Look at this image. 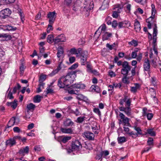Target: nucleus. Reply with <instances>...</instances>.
Instances as JSON below:
<instances>
[{
	"mask_svg": "<svg viewBox=\"0 0 161 161\" xmlns=\"http://www.w3.org/2000/svg\"><path fill=\"white\" fill-rule=\"evenodd\" d=\"M78 71H71L68 73L66 76L61 77L58 80V86L60 88H64L73 83L76 77V74Z\"/></svg>",
	"mask_w": 161,
	"mask_h": 161,
	"instance_id": "obj_1",
	"label": "nucleus"
},
{
	"mask_svg": "<svg viewBox=\"0 0 161 161\" xmlns=\"http://www.w3.org/2000/svg\"><path fill=\"white\" fill-rule=\"evenodd\" d=\"M72 87L74 89H84L85 87V86L84 84L80 83H75L74 85L72 86ZM78 91L77 90L75 89L72 90L69 89L68 90V92L70 94H76V93H78Z\"/></svg>",
	"mask_w": 161,
	"mask_h": 161,
	"instance_id": "obj_2",
	"label": "nucleus"
},
{
	"mask_svg": "<svg viewBox=\"0 0 161 161\" xmlns=\"http://www.w3.org/2000/svg\"><path fill=\"white\" fill-rule=\"evenodd\" d=\"M131 68L127 61H124L123 62L122 67L121 70V74L123 75H128Z\"/></svg>",
	"mask_w": 161,
	"mask_h": 161,
	"instance_id": "obj_3",
	"label": "nucleus"
},
{
	"mask_svg": "<svg viewBox=\"0 0 161 161\" xmlns=\"http://www.w3.org/2000/svg\"><path fill=\"white\" fill-rule=\"evenodd\" d=\"M131 99L128 98L127 96H125L119 100V103L121 105L123 106L124 103H125V106H130L131 105Z\"/></svg>",
	"mask_w": 161,
	"mask_h": 161,
	"instance_id": "obj_4",
	"label": "nucleus"
},
{
	"mask_svg": "<svg viewBox=\"0 0 161 161\" xmlns=\"http://www.w3.org/2000/svg\"><path fill=\"white\" fill-rule=\"evenodd\" d=\"M20 138L19 136H16L13 138H10L6 142V145L10 147L13 146L16 144V140Z\"/></svg>",
	"mask_w": 161,
	"mask_h": 161,
	"instance_id": "obj_5",
	"label": "nucleus"
},
{
	"mask_svg": "<svg viewBox=\"0 0 161 161\" xmlns=\"http://www.w3.org/2000/svg\"><path fill=\"white\" fill-rule=\"evenodd\" d=\"M119 109L120 111L124 112L128 116H130L131 115V108L130 106H122L119 108Z\"/></svg>",
	"mask_w": 161,
	"mask_h": 161,
	"instance_id": "obj_6",
	"label": "nucleus"
},
{
	"mask_svg": "<svg viewBox=\"0 0 161 161\" xmlns=\"http://www.w3.org/2000/svg\"><path fill=\"white\" fill-rule=\"evenodd\" d=\"M11 13V11L9 8H7L1 10L0 12V17L5 19L9 16Z\"/></svg>",
	"mask_w": 161,
	"mask_h": 161,
	"instance_id": "obj_7",
	"label": "nucleus"
},
{
	"mask_svg": "<svg viewBox=\"0 0 161 161\" xmlns=\"http://www.w3.org/2000/svg\"><path fill=\"white\" fill-rule=\"evenodd\" d=\"M47 17L49 19V22L50 23H54L56 17V14L55 11L49 12L47 15Z\"/></svg>",
	"mask_w": 161,
	"mask_h": 161,
	"instance_id": "obj_8",
	"label": "nucleus"
},
{
	"mask_svg": "<svg viewBox=\"0 0 161 161\" xmlns=\"http://www.w3.org/2000/svg\"><path fill=\"white\" fill-rule=\"evenodd\" d=\"M119 115L120 119L123 120V124L124 125L129 126L130 125L129 123V119L127 117H126L123 113L121 112H119Z\"/></svg>",
	"mask_w": 161,
	"mask_h": 161,
	"instance_id": "obj_9",
	"label": "nucleus"
},
{
	"mask_svg": "<svg viewBox=\"0 0 161 161\" xmlns=\"http://www.w3.org/2000/svg\"><path fill=\"white\" fill-rule=\"evenodd\" d=\"M81 146L80 143L78 140H75L72 142L71 144V147L73 150H78L80 149Z\"/></svg>",
	"mask_w": 161,
	"mask_h": 161,
	"instance_id": "obj_10",
	"label": "nucleus"
},
{
	"mask_svg": "<svg viewBox=\"0 0 161 161\" xmlns=\"http://www.w3.org/2000/svg\"><path fill=\"white\" fill-rule=\"evenodd\" d=\"M1 28L4 31H14L17 29L16 27L12 26L11 24L3 25L1 27Z\"/></svg>",
	"mask_w": 161,
	"mask_h": 161,
	"instance_id": "obj_11",
	"label": "nucleus"
},
{
	"mask_svg": "<svg viewBox=\"0 0 161 161\" xmlns=\"http://www.w3.org/2000/svg\"><path fill=\"white\" fill-rule=\"evenodd\" d=\"M66 38L64 34H61L56 37L54 40V42L55 43H58L60 42H65Z\"/></svg>",
	"mask_w": 161,
	"mask_h": 161,
	"instance_id": "obj_12",
	"label": "nucleus"
},
{
	"mask_svg": "<svg viewBox=\"0 0 161 161\" xmlns=\"http://www.w3.org/2000/svg\"><path fill=\"white\" fill-rule=\"evenodd\" d=\"M84 136L87 139L89 140H94V134L89 131H86L83 133Z\"/></svg>",
	"mask_w": 161,
	"mask_h": 161,
	"instance_id": "obj_13",
	"label": "nucleus"
},
{
	"mask_svg": "<svg viewBox=\"0 0 161 161\" xmlns=\"http://www.w3.org/2000/svg\"><path fill=\"white\" fill-rule=\"evenodd\" d=\"M143 66L144 70L147 71L148 72V74H149L150 64L149 61L148 59H146L145 60Z\"/></svg>",
	"mask_w": 161,
	"mask_h": 161,
	"instance_id": "obj_14",
	"label": "nucleus"
},
{
	"mask_svg": "<svg viewBox=\"0 0 161 161\" xmlns=\"http://www.w3.org/2000/svg\"><path fill=\"white\" fill-rule=\"evenodd\" d=\"M157 33V26L156 24L155 25V27L153 28V46L156 47V36Z\"/></svg>",
	"mask_w": 161,
	"mask_h": 161,
	"instance_id": "obj_15",
	"label": "nucleus"
},
{
	"mask_svg": "<svg viewBox=\"0 0 161 161\" xmlns=\"http://www.w3.org/2000/svg\"><path fill=\"white\" fill-rule=\"evenodd\" d=\"M80 51H81L80 48H78L76 50L75 48H72L70 49L69 52L71 54H75L76 57H79Z\"/></svg>",
	"mask_w": 161,
	"mask_h": 161,
	"instance_id": "obj_16",
	"label": "nucleus"
},
{
	"mask_svg": "<svg viewBox=\"0 0 161 161\" xmlns=\"http://www.w3.org/2000/svg\"><path fill=\"white\" fill-rule=\"evenodd\" d=\"M60 130L62 133L65 134H72L74 133L73 130L71 128H61Z\"/></svg>",
	"mask_w": 161,
	"mask_h": 161,
	"instance_id": "obj_17",
	"label": "nucleus"
},
{
	"mask_svg": "<svg viewBox=\"0 0 161 161\" xmlns=\"http://www.w3.org/2000/svg\"><path fill=\"white\" fill-rule=\"evenodd\" d=\"M134 85V86L130 87V91L133 93L136 92L141 87V85L139 83H135Z\"/></svg>",
	"mask_w": 161,
	"mask_h": 161,
	"instance_id": "obj_18",
	"label": "nucleus"
},
{
	"mask_svg": "<svg viewBox=\"0 0 161 161\" xmlns=\"http://www.w3.org/2000/svg\"><path fill=\"white\" fill-rule=\"evenodd\" d=\"M18 119L19 118H15L14 117H12L10 120L8 124V127H10L14 125V124L16 120Z\"/></svg>",
	"mask_w": 161,
	"mask_h": 161,
	"instance_id": "obj_19",
	"label": "nucleus"
},
{
	"mask_svg": "<svg viewBox=\"0 0 161 161\" xmlns=\"http://www.w3.org/2000/svg\"><path fill=\"white\" fill-rule=\"evenodd\" d=\"M90 90L92 92H96L97 93H99L100 92V90L98 86L92 85L90 88Z\"/></svg>",
	"mask_w": 161,
	"mask_h": 161,
	"instance_id": "obj_20",
	"label": "nucleus"
},
{
	"mask_svg": "<svg viewBox=\"0 0 161 161\" xmlns=\"http://www.w3.org/2000/svg\"><path fill=\"white\" fill-rule=\"evenodd\" d=\"M134 29L136 31H140L141 30V25L139 22L137 20L135 19L134 24Z\"/></svg>",
	"mask_w": 161,
	"mask_h": 161,
	"instance_id": "obj_21",
	"label": "nucleus"
},
{
	"mask_svg": "<svg viewBox=\"0 0 161 161\" xmlns=\"http://www.w3.org/2000/svg\"><path fill=\"white\" fill-rule=\"evenodd\" d=\"M64 124L66 126H70L73 125L74 122L70 119H67L64 121Z\"/></svg>",
	"mask_w": 161,
	"mask_h": 161,
	"instance_id": "obj_22",
	"label": "nucleus"
},
{
	"mask_svg": "<svg viewBox=\"0 0 161 161\" xmlns=\"http://www.w3.org/2000/svg\"><path fill=\"white\" fill-rule=\"evenodd\" d=\"M29 147L26 146L25 147L21 148L19 150V153L20 154H24L25 153H29Z\"/></svg>",
	"mask_w": 161,
	"mask_h": 161,
	"instance_id": "obj_23",
	"label": "nucleus"
},
{
	"mask_svg": "<svg viewBox=\"0 0 161 161\" xmlns=\"http://www.w3.org/2000/svg\"><path fill=\"white\" fill-rule=\"evenodd\" d=\"M58 52L57 53V56L59 58L63 55L64 53L63 48L61 47H58L57 49Z\"/></svg>",
	"mask_w": 161,
	"mask_h": 161,
	"instance_id": "obj_24",
	"label": "nucleus"
},
{
	"mask_svg": "<svg viewBox=\"0 0 161 161\" xmlns=\"http://www.w3.org/2000/svg\"><path fill=\"white\" fill-rule=\"evenodd\" d=\"M109 1L108 0H104L103 3L100 9L101 10H104L105 8H108V6Z\"/></svg>",
	"mask_w": 161,
	"mask_h": 161,
	"instance_id": "obj_25",
	"label": "nucleus"
},
{
	"mask_svg": "<svg viewBox=\"0 0 161 161\" xmlns=\"http://www.w3.org/2000/svg\"><path fill=\"white\" fill-rule=\"evenodd\" d=\"M103 36L102 40L103 41L108 40L112 35L111 33H108L107 32H103Z\"/></svg>",
	"mask_w": 161,
	"mask_h": 161,
	"instance_id": "obj_26",
	"label": "nucleus"
},
{
	"mask_svg": "<svg viewBox=\"0 0 161 161\" xmlns=\"http://www.w3.org/2000/svg\"><path fill=\"white\" fill-rule=\"evenodd\" d=\"M76 94L77 95L76 97L79 100H83L86 101L87 100V97L84 96L81 94H77L76 93Z\"/></svg>",
	"mask_w": 161,
	"mask_h": 161,
	"instance_id": "obj_27",
	"label": "nucleus"
},
{
	"mask_svg": "<svg viewBox=\"0 0 161 161\" xmlns=\"http://www.w3.org/2000/svg\"><path fill=\"white\" fill-rule=\"evenodd\" d=\"M17 101L16 100H14V101L12 102H8L7 104L8 106H11L14 109H15L17 106Z\"/></svg>",
	"mask_w": 161,
	"mask_h": 161,
	"instance_id": "obj_28",
	"label": "nucleus"
},
{
	"mask_svg": "<svg viewBox=\"0 0 161 161\" xmlns=\"http://www.w3.org/2000/svg\"><path fill=\"white\" fill-rule=\"evenodd\" d=\"M88 53L86 51H80V54H79V56L80 58H87Z\"/></svg>",
	"mask_w": 161,
	"mask_h": 161,
	"instance_id": "obj_29",
	"label": "nucleus"
},
{
	"mask_svg": "<svg viewBox=\"0 0 161 161\" xmlns=\"http://www.w3.org/2000/svg\"><path fill=\"white\" fill-rule=\"evenodd\" d=\"M35 105L32 103H30L27 105L26 109L27 110L29 111L30 110L33 111L35 109Z\"/></svg>",
	"mask_w": 161,
	"mask_h": 161,
	"instance_id": "obj_30",
	"label": "nucleus"
},
{
	"mask_svg": "<svg viewBox=\"0 0 161 161\" xmlns=\"http://www.w3.org/2000/svg\"><path fill=\"white\" fill-rule=\"evenodd\" d=\"M42 97L39 95H37L34 97L33 101L35 103H38L40 102Z\"/></svg>",
	"mask_w": 161,
	"mask_h": 161,
	"instance_id": "obj_31",
	"label": "nucleus"
},
{
	"mask_svg": "<svg viewBox=\"0 0 161 161\" xmlns=\"http://www.w3.org/2000/svg\"><path fill=\"white\" fill-rule=\"evenodd\" d=\"M124 77L122 79V81L123 83L125 84H128L130 82L129 80V77H128V75H123Z\"/></svg>",
	"mask_w": 161,
	"mask_h": 161,
	"instance_id": "obj_32",
	"label": "nucleus"
},
{
	"mask_svg": "<svg viewBox=\"0 0 161 161\" xmlns=\"http://www.w3.org/2000/svg\"><path fill=\"white\" fill-rule=\"evenodd\" d=\"M152 16L150 17V18L153 19L154 18V16L156 14V10L155 9V7L154 5L152 4Z\"/></svg>",
	"mask_w": 161,
	"mask_h": 161,
	"instance_id": "obj_33",
	"label": "nucleus"
},
{
	"mask_svg": "<svg viewBox=\"0 0 161 161\" xmlns=\"http://www.w3.org/2000/svg\"><path fill=\"white\" fill-rule=\"evenodd\" d=\"M129 45L130 46L136 47L138 45V42L136 40H133L128 42Z\"/></svg>",
	"mask_w": 161,
	"mask_h": 161,
	"instance_id": "obj_34",
	"label": "nucleus"
},
{
	"mask_svg": "<svg viewBox=\"0 0 161 161\" xmlns=\"http://www.w3.org/2000/svg\"><path fill=\"white\" fill-rule=\"evenodd\" d=\"M117 140L119 143L124 142L126 141V138L124 136L118 137Z\"/></svg>",
	"mask_w": 161,
	"mask_h": 161,
	"instance_id": "obj_35",
	"label": "nucleus"
},
{
	"mask_svg": "<svg viewBox=\"0 0 161 161\" xmlns=\"http://www.w3.org/2000/svg\"><path fill=\"white\" fill-rule=\"evenodd\" d=\"M86 119L85 116H80L77 118L76 121L78 123H81Z\"/></svg>",
	"mask_w": 161,
	"mask_h": 161,
	"instance_id": "obj_36",
	"label": "nucleus"
},
{
	"mask_svg": "<svg viewBox=\"0 0 161 161\" xmlns=\"http://www.w3.org/2000/svg\"><path fill=\"white\" fill-rule=\"evenodd\" d=\"M63 65L64 66V65H63L62 64V62H60L59 63V64L57 68V69L53 71V73H54V74H56V73H57L58 71L60 70L63 67H62V66Z\"/></svg>",
	"mask_w": 161,
	"mask_h": 161,
	"instance_id": "obj_37",
	"label": "nucleus"
},
{
	"mask_svg": "<svg viewBox=\"0 0 161 161\" xmlns=\"http://www.w3.org/2000/svg\"><path fill=\"white\" fill-rule=\"evenodd\" d=\"M86 67V71L88 73H91L93 69L91 64L89 63H87Z\"/></svg>",
	"mask_w": 161,
	"mask_h": 161,
	"instance_id": "obj_38",
	"label": "nucleus"
},
{
	"mask_svg": "<svg viewBox=\"0 0 161 161\" xmlns=\"http://www.w3.org/2000/svg\"><path fill=\"white\" fill-rule=\"evenodd\" d=\"M147 133L151 136H155V132L153 129H148L147 130Z\"/></svg>",
	"mask_w": 161,
	"mask_h": 161,
	"instance_id": "obj_39",
	"label": "nucleus"
},
{
	"mask_svg": "<svg viewBox=\"0 0 161 161\" xmlns=\"http://www.w3.org/2000/svg\"><path fill=\"white\" fill-rule=\"evenodd\" d=\"M54 39L53 35H49L47 38V42L50 43H52L53 41H54Z\"/></svg>",
	"mask_w": 161,
	"mask_h": 161,
	"instance_id": "obj_40",
	"label": "nucleus"
},
{
	"mask_svg": "<svg viewBox=\"0 0 161 161\" xmlns=\"http://www.w3.org/2000/svg\"><path fill=\"white\" fill-rule=\"evenodd\" d=\"M87 58H80V63L82 65H85L86 64H87V63H88L87 61Z\"/></svg>",
	"mask_w": 161,
	"mask_h": 161,
	"instance_id": "obj_41",
	"label": "nucleus"
},
{
	"mask_svg": "<svg viewBox=\"0 0 161 161\" xmlns=\"http://www.w3.org/2000/svg\"><path fill=\"white\" fill-rule=\"evenodd\" d=\"M53 23H49V24L48 26V27L47 29V32L48 33H49L50 32L53 30V27H52V25Z\"/></svg>",
	"mask_w": 161,
	"mask_h": 161,
	"instance_id": "obj_42",
	"label": "nucleus"
},
{
	"mask_svg": "<svg viewBox=\"0 0 161 161\" xmlns=\"http://www.w3.org/2000/svg\"><path fill=\"white\" fill-rule=\"evenodd\" d=\"M153 139L152 138L149 137L147 141V144L149 146H153Z\"/></svg>",
	"mask_w": 161,
	"mask_h": 161,
	"instance_id": "obj_43",
	"label": "nucleus"
},
{
	"mask_svg": "<svg viewBox=\"0 0 161 161\" xmlns=\"http://www.w3.org/2000/svg\"><path fill=\"white\" fill-rule=\"evenodd\" d=\"M71 138L70 136H66L63 137L62 140V142L64 143H65L68 141Z\"/></svg>",
	"mask_w": 161,
	"mask_h": 161,
	"instance_id": "obj_44",
	"label": "nucleus"
},
{
	"mask_svg": "<svg viewBox=\"0 0 161 161\" xmlns=\"http://www.w3.org/2000/svg\"><path fill=\"white\" fill-rule=\"evenodd\" d=\"M142 115L145 117L149 113V110H147V109L146 108H144L142 110Z\"/></svg>",
	"mask_w": 161,
	"mask_h": 161,
	"instance_id": "obj_45",
	"label": "nucleus"
},
{
	"mask_svg": "<svg viewBox=\"0 0 161 161\" xmlns=\"http://www.w3.org/2000/svg\"><path fill=\"white\" fill-rule=\"evenodd\" d=\"M47 91H45L44 92H45L46 93L48 94L50 93H52L54 92L52 88H51L50 86L47 87L46 89Z\"/></svg>",
	"mask_w": 161,
	"mask_h": 161,
	"instance_id": "obj_46",
	"label": "nucleus"
},
{
	"mask_svg": "<svg viewBox=\"0 0 161 161\" xmlns=\"http://www.w3.org/2000/svg\"><path fill=\"white\" fill-rule=\"evenodd\" d=\"M134 129L137 131V133L136 134H137V135L138 134L142 135V130L140 128L135 126L134 127Z\"/></svg>",
	"mask_w": 161,
	"mask_h": 161,
	"instance_id": "obj_47",
	"label": "nucleus"
},
{
	"mask_svg": "<svg viewBox=\"0 0 161 161\" xmlns=\"http://www.w3.org/2000/svg\"><path fill=\"white\" fill-rule=\"evenodd\" d=\"M17 86H15L13 89V92L14 93H15L17 90L19 89L20 87L21 86L19 85V84L18 83L17 84Z\"/></svg>",
	"mask_w": 161,
	"mask_h": 161,
	"instance_id": "obj_48",
	"label": "nucleus"
},
{
	"mask_svg": "<svg viewBox=\"0 0 161 161\" xmlns=\"http://www.w3.org/2000/svg\"><path fill=\"white\" fill-rule=\"evenodd\" d=\"M103 156L105 157L109 154V152L108 150L101 151Z\"/></svg>",
	"mask_w": 161,
	"mask_h": 161,
	"instance_id": "obj_49",
	"label": "nucleus"
},
{
	"mask_svg": "<svg viewBox=\"0 0 161 161\" xmlns=\"http://www.w3.org/2000/svg\"><path fill=\"white\" fill-rule=\"evenodd\" d=\"M93 111L96 114H97L99 116L101 115V112L98 108H94L93 109Z\"/></svg>",
	"mask_w": 161,
	"mask_h": 161,
	"instance_id": "obj_50",
	"label": "nucleus"
},
{
	"mask_svg": "<svg viewBox=\"0 0 161 161\" xmlns=\"http://www.w3.org/2000/svg\"><path fill=\"white\" fill-rule=\"evenodd\" d=\"M127 134L130 136H131L132 137H136L137 136V134L135 133L133 131H131L130 132L127 133Z\"/></svg>",
	"mask_w": 161,
	"mask_h": 161,
	"instance_id": "obj_51",
	"label": "nucleus"
},
{
	"mask_svg": "<svg viewBox=\"0 0 161 161\" xmlns=\"http://www.w3.org/2000/svg\"><path fill=\"white\" fill-rule=\"evenodd\" d=\"M46 79V76L44 75L41 76L39 80V82H42L44 81Z\"/></svg>",
	"mask_w": 161,
	"mask_h": 161,
	"instance_id": "obj_52",
	"label": "nucleus"
},
{
	"mask_svg": "<svg viewBox=\"0 0 161 161\" xmlns=\"http://www.w3.org/2000/svg\"><path fill=\"white\" fill-rule=\"evenodd\" d=\"M118 25L119 29H120L125 27V25H124V23L123 22H119Z\"/></svg>",
	"mask_w": 161,
	"mask_h": 161,
	"instance_id": "obj_53",
	"label": "nucleus"
},
{
	"mask_svg": "<svg viewBox=\"0 0 161 161\" xmlns=\"http://www.w3.org/2000/svg\"><path fill=\"white\" fill-rule=\"evenodd\" d=\"M111 19V18L109 16H108L106 18V21L107 22V24L108 25H111L112 24V22L110 21V19Z\"/></svg>",
	"mask_w": 161,
	"mask_h": 161,
	"instance_id": "obj_54",
	"label": "nucleus"
},
{
	"mask_svg": "<svg viewBox=\"0 0 161 161\" xmlns=\"http://www.w3.org/2000/svg\"><path fill=\"white\" fill-rule=\"evenodd\" d=\"M19 68L21 74H23L24 73V70L25 69V67L23 64H21Z\"/></svg>",
	"mask_w": 161,
	"mask_h": 161,
	"instance_id": "obj_55",
	"label": "nucleus"
},
{
	"mask_svg": "<svg viewBox=\"0 0 161 161\" xmlns=\"http://www.w3.org/2000/svg\"><path fill=\"white\" fill-rule=\"evenodd\" d=\"M124 23V25H125V27H129L130 25V23L128 20H125L123 22Z\"/></svg>",
	"mask_w": 161,
	"mask_h": 161,
	"instance_id": "obj_56",
	"label": "nucleus"
},
{
	"mask_svg": "<svg viewBox=\"0 0 161 161\" xmlns=\"http://www.w3.org/2000/svg\"><path fill=\"white\" fill-rule=\"evenodd\" d=\"M78 67V64L77 63H75L69 67V69H74Z\"/></svg>",
	"mask_w": 161,
	"mask_h": 161,
	"instance_id": "obj_57",
	"label": "nucleus"
},
{
	"mask_svg": "<svg viewBox=\"0 0 161 161\" xmlns=\"http://www.w3.org/2000/svg\"><path fill=\"white\" fill-rule=\"evenodd\" d=\"M72 2V0H64V4L67 6L70 5Z\"/></svg>",
	"mask_w": 161,
	"mask_h": 161,
	"instance_id": "obj_58",
	"label": "nucleus"
},
{
	"mask_svg": "<svg viewBox=\"0 0 161 161\" xmlns=\"http://www.w3.org/2000/svg\"><path fill=\"white\" fill-rule=\"evenodd\" d=\"M142 54L141 53H139L138 55L137 56L136 59L139 61H140L142 58Z\"/></svg>",
	"mask_w": 161,
	"mask_h": 161,
	"instance_id": "obj_59",
	"label": "nucleus"
},
{
	"mask_svg": "<svg viewBox=\"0 0 161 161\" xmlns=\"http://www.w3.org/2000/svg\"><path fill=\"white\" fill-rule=\"evenodd\" d=\"M102 154L101 152L100 153H98L97 154V156L96 158L97 159L99 160L100 158H102Z\"/></svg>",
	"mask_w": 161,
	"mask_h": 161,
	"instance_id": "obj_60",
	"label": "nucleus"
},
{
	"mask_svg": "<svg viewBox=\"0 0 161 161\" xmlns=\"http://www.w3.org/2000/svg\"><path fill=\"white\" fill-rule=\"evenodd\" d=\"M115 44L114 43L113 44L110 45L108 43L106 44V47L109 48L110 50H112L114 47Z\"/></svg>",
	"mask_w": 161,
	"mask_h": 161,
	"instance_id": "obj_61",
	"label": "nucleus"
},
{
	"mask_svg": "<svg viewBox=\"0 0 161 161\" xmlns=\"http://www.w3.org/2000/svg\"><path fill=\"white\" fill-rule=\"evenodd\" d=\"M94 7V4L93 2H90L89 4V6L88 7V10H92Z\"/></svg>",
	"mask_w": 161,
	"mask_h": 161,
	"instance_id": "obj_62",
	"label": "nucleus"
},
{
	"mask_svg": "<svg viewBox=\"0 0 161 161\" xmlns=\"http://www.w3.org/2000/svg\"><path fill=\"white\" fill-rule=\"evenodd\" d=\"M146 116L147 118V119L148 120H150L152 119V118L153 116V115L152 113H149Z\"/></svg>",
	"mask_w": 161,
	"mask_h": 161,
	"instance_id": "obj_63",
	"label": "nucleus"
},
{
	"mask_svg": "<svg viewBox=\"0 0 161 161\" xmlns=\"http://www.w3.org/2000/svg\"><path fill=\"white\" fill-rule=\"evenodd\" d=\"M118 25V24L117 23V21L116 20L113 21L112 23V25L113 27L115 28Z\"/></svg>",
	"mask_w": 161,
	"mask_h": 161,
	"instance_id": "obj_64",
	"label": "nucleus"
}]
</instances>
